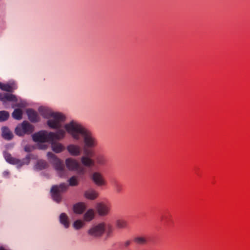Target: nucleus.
<instances>
[{"instance_id":"obj_1","label":"nucleus","mask_w":250,"mask_h":250,"mask_svg":"<svg viewBox=\"0 0 250 250\" xmlns=\"http://www.w3.org/2000/svg\"><path fill=\"white\" fill-rule=\"evenodd\" d=\"M39 111L43 118L48 119L47 124L50 128L59 129L56 132L42 130L32 135L33 141L44 143L63 139L65 135V131L60 128L62 127V123L65 120L64 116L43 107H39Z\"/></svg>"},{"instance_id":"obj_2","label":"nucleus","mask_w":250,"mask_h":250,"mask_svg":"<svg viewBox=\"0 0 250 250\" xmlns=\"http://www.w3.org/2000/svg\"><path fill=\"white\" fill-rule=\"evenodd\" d=\"M64 127L67 132L73 138L78 141L82 137L83 141V147L94 148L97 145L96 138L88 129L75 121H72L65 125Z\"/></svg>"},{"instance_id":"obj_3","label":"nucleus","mask_w":250,"mask_h":250,"mask_svg":"<svg viewBox=\"0 0 250 250\" xmlns=\"http://www.w3.org/2000/svg\"><path fill=\"white\" fill-rule=\"evenodd\" d=\"M47 156L50 162L54 166L55 169L57 171L59 176L61 177H64L66 176L67 172L65 168V167L62 161L51 152H48Z\"/></svg>"},{"instance_id":"obj_4","label":"nucleus","mask_w":250,"mask_h":250,"mask_svg":"<svg viewBox=\"0 0 250 250\" xmlns=\"http://www.w3.org/2000/svg\"><path fill=\"white\" fill-rule=\"evenodd\" d=\"M106 230V223L100 222L91 226L87 230V234L93 239L101 238Z\"/></svg>"},{"instance_id":"obj_5","label":"nucleus","mask_w":250,"mask_h":250,"mask_svg":"<svg viewBox=\"0 0 250 250\" xmlns=\"http://www.w3.org/2000/svg\"><path fill=\"white\" fill-rule=\"evenodd\" d=\"M3 155L6 162L10 164L17 165L18 167L29 164L31 159L35 158V156L31 154H28L25 158L21 160L13 157L8 152H5Z\"/></svg>"},{"instance_id":"obj_6","label":"nucleus","mask_w":250,"mask_h":250,"mask_svg":"<svg viewBox=\"0 0 250 250\" xmlns=\"http://www.w3.org/2000/svg\"><path fill=\"white\" fill-rule=\"evenodd\" d=\"M68 187V185L65 183L52 186L50 192L53 200L57 203H60L62 198V194L67 190Z\"/></svg>"},{"instance_id":"obj_7","label":"nucleus","mask_w":250,"mask_h":250,"mask_svg":"<svg viewBox=\"0 0 250 250\" xmlns=\"http://www.w3.org/2000/svg\"><path fill=\"white\" fill-rule=\"evenodd\" d=\"M34 130V126L26 121L23 122L21 125L15 128V133L19 136H23L25 134H30Z\"/></svg>"},{"instance_id":"obj_8","label":"nucleus","mask_w":250,"mask_h":250,"mask_svg":"<svg viewBox=\"0 0 250 250\" xmlns=\"http://www.w3.org/2000/svg\"><path fill=\"white\" fill-rule=\"evenodd\" d=\"M92 148L83 147L84 156L82 157L81 161L82 164L87 167H93L95 165V161L91 159L94 153L91 150Z\"/></svg>"},{"instance_id":"obj_9","label":"nucleus","mask_w":250,"mask_h":250,"mask_svg":"<svg viewBox=\"0 0 250 250\" xmlns=\"http://www.w3.org/2000/svg\"><path fill=\"white\" fill-rule=\"evenodd\" d=\"M65 165L67 168L69 170L77 171L79 174H83L84 173V169L80 167L79 163L74 159L69 158L65 160Z\"/></svg>"},{"instance_id":"obj_10","label":"nucleus","mask_w":250,"mask_h":250,"mask_svg":"<svg viewBox=\"0 0 250 250\" xmlns=\"http://www.w3.org/2000/svg\"><path fill=\"white\" fill-rule=\"evenodd\" d=\"M96 209L100 216H105L109 214L111 206L104 202L98 203L96 205Z\"/></svg>"},{"instance_id":"obj_11","label":"nucleus","mask_w":250,"mask_h":250,"mask_svg":"<svg viewBox=\"0 0 250 250\" xmlns=\"http://www.w3.org/2000/svg\"><path fill=\"white\" fill-rule=\"evenodd\" d=\"M91 178L93 183L98 187L104 186L106 185V181L103 175L99 171L93 172Z\"/></svg>"},{"instance_id":"obj_12","label":"nucleus","mask_w":250,"mask_h":250,"mask_svg":"<svg viewBox=\"0 0 250 250\" xmlns=\"http://www.w3.org/2000/svg\"><path fill=\"white\" fill-rule=\"evenodd\" d=\"M66 149L69 154L73 156H79L81 153V148L79 146L77 145H69L67 146Z\"/></svg>"},{"instance_id":"obj_13","label":"nucleus","mask_w":250,"mask_h":250,"mask_svg":"<svg viewBox=\"0 0 250 250\" xmlns=\"http://www.w3.org/2000/svg\"><path fill=\"white\" fill-rule=\"evenodd\" d=\"M29 120L33 123H36L39 121L40 117L38 113L32 109H28L26 110Z\"/></svg>"},{"instance_id":"obj_14","label":"nucleus","mask_w":250,"mask_h":250,"mask_svg":"<svg viewBox=\"0 0 250 250\" xmlns=\"http://www.w3.org/2000/svg\"><path fill=\"white\" fill-rule=\"evenodd\" d=\"M51 148L52 150L56 153H60L65 149V147L61 143L55 142L54 141H51Z\"/></svg>"},{"instance_id":"obj_15","label":"nucleus","mask_w":250,"mask_h":250,"mask_svg":"<svg viewBox=\"0 0 250 250\" xmlns=\"http://www.w3.org/2000/svg\"><path fill=\"white\" fill-rule=\"evenodd\" d=\"M0 100L3 102L5 101H17L16 97L12 94L8 93H0Z\"/></svg>"},{"instance_id":"obj_16","label":"nucleus","mask_w":250,"mask_h":250,"mask_svg":"<svg viewBox=\"0 0 250 250\" xmlns=\"http://www.w3.org/2000/svg\"><path fill=\"white\" fill-rule=\"evenodd\" d=\"M1 132L2 136L4 139L10 140L13 138V133L8 127L6 126L2 127L1 128Z\"/></svg>"},{"instance_id":"obj_17","label":"nucleus","mask_w":250,"mask_h":250,"mask_svg":"<svg viewBox=\"0 0 250 250\" xmlns=\"http://www.w3.org/2000/svg\"><path fill=\"white\" fill-rule=\"evenodd\" d=\"M86 208V206L83 203H78L73 206V210L77 214H82Z\"/></svg>"},{"instance_id":"obj_18","label":"nucleus","mask_w":250,"mask_h":250,"mask_svg":"<svg viewBox=\"0 0 250 250\" xmlns=\"http://www.w3.org/2000/svg\"><path fill=\"white\" fill-rule=\"evenodd\" d=\"M98 196V192L93 189H88L84 193L85 197L89 200H94L97 198Z\"/></svg>"},{"instance_id":"obj_19","label":"nucleus","mask_w":250,"mask_h":250,"mask_svg":"<svg viewBox=\"0 0 250 250\" xmlns=\"http://www.w3.org/2000/svg\"><path fill=\"white\" fill-rule=\"evenodd\" d=\"M134 242L138 245H145L147 243V239L145 236H137L133 238Z\"/></svg>"},{"instance_id":"obj_20","label":"nucleus","mask_w":250,"mask_h":250,"mask_svg":"<svg viewBox=\"0 0 250 250\" xmlns=\"http://www.w3.org/2000/svg\"><path fill=\"white\" fill-rule=\"evenodd\" d=\"M100 166H103L106 164L107 160L103 155H98L95 157V163Z\"/></svg>"},{"instance_id":"obj_21","label":"nucleus","mask_w":250,"mask_h":250,"mask_svg":"<svg viewBox=\"0 0 250 250\" xmlns=\"http://www.w3.org/2000/svg\"><path fill=\"white\" fill-rule=\"evenodd\" d=\"M60 223L64 226L65 228H68L69 226V222L67 215L64 213H62L60 215L59 218Z\"/></svg>"},{"instance_id":"obj_22","label":"nucleus","mask_w":250,"mask_h":250,"mask_svg":"<svg viewBox=\"0 0 250 250\" xmlns=\"http://www.w3.org/2000/svg\"><path fill=\"white\" fill-rule=\"evenodd\" d=\"M114 229L110 224L106 223L105 237V239L107 240L113 236Z\"/></svg>"},{"instance_id":"obj_23","label":"nucleus","mask_w":250,"mask_h":250,"mask_svg":"<svg viewBox=\"0 0 250 250\" xmlns=\"http://www.w3.org/2000/svg\"><path fill=\"white\" fill-rule=\"evenodd\" d=\"M47 163L43 160L38 161L34 166V169L37 170H41L47 167Z\"/></svg>"},{"instance_id":"obj_24","label":"nucleus","mask_w":250,"mask_h":250,"mask_svg":"<svg viewBox=\"0 0 250 250\" xmlns=\"http://www.w3.org/2000/svg\"><path fill=\"white\" fill-rule=\"evenodd\" d=\"M127 222L124 219H118L116 221V226L119 229H124L127 227Z\"/></svg>"},{"instance_id":"obj_25","label":"nucleus","mask_w":250,"mask_h":250,"mask_svg":"<svg viewBox=\"0 0 250 250\" xmlns=\"http://www.w3.org/2000/svg\"><path fill=\"white\" fill-rule=\"evenodd\" d=\"M94 216V211L92 209H88L84 214V219L86 221H90Z\"/></svg>"},{"instance_id":"obj_26","label":"nucleus","mask_w":250,"mask_h":250,"mask_svg":"<svg viewBox=\"0 0 250 250\" xmlns=\"http://www.w3.org/2000/svg\"><path fill=\"white\" fill-rule=\"evenodd\" d=\"M0 89L7 92H12L15 88L9 84H4L0 83Z\"/></svg>"},{"instance_id":"obj_27","label":"nucleus","mask_w":250,"mask_h":250,"mask_svg":"<svg viewBox=\"0 0 250 250\" xmlns=\"http://www.w3.org/2000/svg\"><path fill=\"white\" fill-rule=\"evenodd\" d=\"M22 112L20 109H16L12 113V117L15 119L19 120L22 118Z\"/></svg>"},{"instance_id":"obj_28","label":"nucleus","mask_w":250,"mask_h":250,"mask_svg":"<svg viewBox=\"0 0 250 250\" xmlns=\"http://www.w3.org/2000/svg\"><path fill=\"white\" fill-rule=\"evenodd\" d=\"M113 186L116 192L119 193L122 191L123 186L121 183H119L118 182H114L113 183Z\"/></svg>"},{"instance_id":"obj_29","label":"nucleus","mask_w":250,"mask_h":250,"mask_svg":"<svg viewBox=\"0 0 250 250\" xmlns=\"http://www.w3.org/2000/svg\"><path fill=\"white\" fill-rule=\"evenodd\" d=\"M68 182L69 186H76L79 184L78 177L76 176H73L68 180Z\"/></svg>"},{"instance_id":"obj_30","label":"nucleus","mask_w":250,"mask_h":250,"mask_svg":"<svg viewBox=\"0 0 250 250\" xmlns=\"http://www.w3.org/2000/svg\"><path fill=\"white\" fill-rule=\"evenodd\" d=\"M84 226V223L81 220H77L75 221L73 224V226L75 229L78 230L82 228Z\"/></svg>"},{"instance_id":"obj_31","label":"nucleus","mask_w":250,"mask_h":250,"mask_svg":"<svg viewBox=\"0 0 250 250\" xmlns=\"http://www.w3.org/2000/svg\"><path fill=\"white\" fill-rule=\"evenodd\" d=\"M9 117L8 112L5 111H0V122L6 121Z\"/></svg>"},{"instance_id":"obj_32","label":"nucleus","mask_w":250,"mask_h":250,"mask_svg":"<svg viewBox=\"0 0 250 250\" xmlns=\"http://www.w3.org/2000/svg\"><path fill=\"white\" fill-rule=\"evenodd\" d=\"M33 149V147L29 145L25 146L24 148V151L27 152H30L32 151Z\"/></svg>"},{"instance_id":"obj_33","label":"nucleus","mask_w":250,"mask_h":250,"mask_svg":"<svg viewBox=\"0 0 250 250\" xmlns=\"http://www.w3.org/2000/svg\"><path fill=\"white\" fill-rule=\"evenodd\" d=\"M131 243V241L130 240H126L124 243V246L125 247L127 248L128 247Z\"/></svg>"},{"instance_id":"obj_34","label":"nucleus","mask_w":250,"mask_h":250,"mask_svg":"<svg viewBox=\"0 0 250 250\" xmlns=\"http://www.w3.org/2000/svg\"><path fill=\"white\" fill-rule=\"evenodd\" d=\"M9 172L8 171H4L3 172V176L4 177H7L9 175Z\"/></svg>"},{"instance_id":"obj_35","label":"nucleus","mask_w":250,"mask_h":250,"mask_svg":"<svg viewBox=\"0 0 250 250\" xmlns=\"http://www.w3.org/2000/svg\"><path fill=\"white\" fill-rule=\"evenodd\" d=\"M46 147H47V146H46V145H41V146L40 147V148L41 149H43L46 148Z\"/></svg>"}]
</instances>
